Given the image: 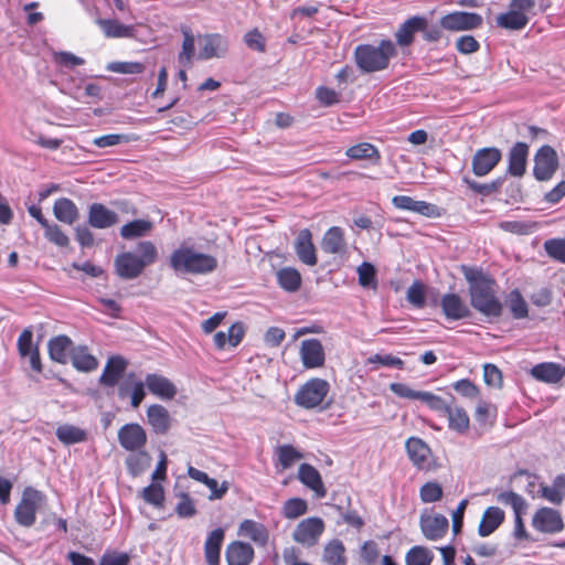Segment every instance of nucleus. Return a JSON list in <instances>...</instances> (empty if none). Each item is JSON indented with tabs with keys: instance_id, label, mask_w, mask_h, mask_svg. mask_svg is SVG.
I'll return each mask as SVG.
<instances>
[{
	"instance_id": "nucleus-1",
	"label": "nucleus",
	"mask_w": 565,
	"mask_h": 565,
	"mask_svg": "<svg viewBox=\"0 0 565 565\" xmlns=\"http://www.w3.org/2000/svg\"><path fill=\"white\" fill-rule=\"evenodd\" d=\"M462 274L469 284L471 306L487 317L498 318L502 305L497 297L495 281L482 270L462 266Z\"/></svg>"
},
{
	"instance_id": "nucleus-2",
	"label": "nucleus",
	"mask_w": 565,
	"mask_h": 565,
	"mask_svg": "<svg viewBox=\"0 0 565 565\" xmlns=\"http://www.w3.org/2000/svg\"><path fill=\"white\" fill-rule=\"evenodd\" d=\"M353 55L362 73H376L388 68L391 60L397 55V46L392 40L383 39L377 44H359Z\"/></svg>"
},
{
	"instance_id": "nucleus-3",
	"label": "nucleus",
	"mask_w": 565,
	"mask_h": 565,
	"mask_svg": "<svg viewBox=\"0 0 565 565\" xmlns=\"http://www.w3.org/2000/svg\"><path fill=\"white\" fill-rule=\"evenodd\" d=\"M139 255L132 252H122L115 258L116 274L122 279H135L139 277L146 267L154 264L158 259L156 245L150 241L139 242L137 245Z\"/></svg>"
},
{
	"instance_id": "nucleus-4",
	"label": "nucleus",
	"mask_w": 565,
	"mask_h": 565,
	"mask_svg": "<svg viewBox=\"0 0 565 565\" xmlns=\"http://www.w3.org/2000/svg\"><path fill=\"white\" fill-rule=\"evenodd\" d=\"M217 259L194 250L192 247H179L170 255V266L175 273L191 275H207L217 268Z\"/></svg>"
},
{
	"instance_id": "nucleus-5",
	"label": "nucleus",
	"mask_w": 565,
	"mask_h": 565,
	"mask_svg": "<svg viewBox=\"0 0 565 565\" xmlns=\"http://www.w3.org/2000/svg\"><path fill=\"white\" fill-rule=\"evenodd\" d=\"M535 0H510L508 10L495 19L497 25L511 31L522 30L534 14Z\"/></svg>"
},
{
	"instance_id": "nucleus-6",
	"label": "nucleus",
	"mask_w": 565,
	"mask_h": 565,
	"mask_svg": "<svg viewBox=\"0 0 565 565\" xmlns=\"http://www.w3.org/2000/svg\"><path fill=\"white\" fill-rule=\"evenodd\" d=\"M46 497L43 492L26 487L23 492L20 502L14 509V519L18 524L24 527H31L36 521L38 510L44 505Z\"/></svg>"
},
{
	"instance_id": "nucleus-7",
	"label": "nucleus",
	"mask_w": 565,
	"mask_h": 565,
	"mask_svg": "<svg viewBox=\"0 0 565 565\" xmlns=\"http://www.w3.org/2000/svg\"><path fill=\"white\" fill-rule=\"evenodd\" d=\"M330 392V384L327 380L312 377L305 382L295 394V403L305 409L320 407Z\"/></svg>"
},
{
	"instance_id": "nucleus-8",
	"label": "nucleus",
	"mask_w": 565,
	"mask_h": 565,
	"mask_svg": "<svg viewBox=\"0 0 565 565\" xmlns=\"http://www.w3.org/2000/svg\"><path fill=\"white\" fill-rule=\"evenodd\" d=\"M326 530L324 521L318 516H310L300 521L292 531V540L303 547H313L320 541Z\"/></svg>"
},
{
	"instance_id": "nucleus-9",
	"label": "nucleus",
	"mask_w": 565,
	"mask_h": 565,
	"mask_svg": "<svg viewBox=\"0 0 565 565\" xmlns=\"http://www.w3.org/2000/svg\"><path fill=\"white\" fill-rule=\"evenodd\" d=\"M497 501L504 505H510L514 512V537L516 540H527L529 534L522 519L527 508L525 499L516 492L503 491L497 495Z\"/></svg>"
},
{
	"instance_id": "nucleus-10",
	"label": "nucleus",
	"mask_w": 565,
	"mask_h": 565,
	"mask_svg": "<svg viewBox=\"0 0 565 565\" xmlns=\"http://www.w3.org/2000/svg\"><path fill=\"white\" fill-rule=\"evenodd\" d=\"M558 169L557 152L551 146H542L534 156L533 174L539 181L553 178Z\"/></svg>"
},
{
	"instance_id": "nucleus-11",
	"label": "nucleus",
	"mask_w": 565,
	"mask_h": 565,
	"mask_svg": "<svg viewBox=\"0 0 565 565\" xmlns=\"http://www.w3.org/2000/svg\"><path fill=\"white\" fill-rule=\"evenodd\" d=\"M531 524L535 531L544 534H555L564 529L561 513L547 507H542L535 511Z\"/></svg>"
},
{
	"instance_id": "nucleus-12",
	"label": "nucleus",
	"mask_w": 565,
	"mask_h": 565,
	"mask_svg": "<svg viewBox=\"0 0 565 565\" xmlns=\"http://www.w3.org/2000/svg\"><path fill=\"white\" fill-rule=\"evenodd\" d=\"M118 441L121 448L127 451H139L148 441L145 428L138 423H128L118 430Z\"/></svg>"
},
{
	"instance_id": "nucleus-13",
	"label": "nucleus",
	"mask_w": 565,
	"mask_h": 565,
	"mask_svg": "<svg viewBox=\"0 0 565 565\" xmlns=\"http://www.w3.org/2000/svg\"><path fill=\"white\" fill-rule=\"evenodd\" d=\"M482 17L475 12L455 11L440 19V25L448 31H469L482 24Z\"/></svg>"
},
{
	"instance_id": "nucleus-14",
	"label": "nucleus",
	"mask_w": 565,
	"mask_h": 565,
	"mask_svg": "<svg viewBox=\"0 0 565 565\" xmlns=\"http://www.w3.org/2000/svg\"><path fill=\"white\" fill-rule=\"evenodd\" d=\"M299 358L305 369H320L326 363V352L320 340L307 339L301 341Z\"/></svg>"
},
{
	"instance_id": "nucleus-15",
	"label": "nucleus",
	"mask_w": 565,
	"mask_h": 565,
	"mask_svg": "<svg viewBox=\"0 0 565 565\" xmlns=\"http://www.w3.org/2000/svg\"><path fill=\"white\" fill-rule=\"evenodd\" d=\"M406 452L411 462L420 470L433 468V454L429 446L418 437H409L405 443Z\"/></svg>"
},
{
	"instance_id": "nucleus-16",
	"label": "nucleus",
	"mask_w": 565,
	"mask_h": 565,
	"mask_svg": "<svg viewBox=\"0 0 565 565\" xmlns=\"http://www.w3.org/2000/svg\"><path fill=\"white\" fill-rule=\"evenodd\" d=\"M502 153L498 148L488 147L477 150L472 158V171L477 177H484L500 162Z\"/></svg>"
},
{
	"instance_id": "nucleus-17",
	"label": "nucleus",
	"mask_w": 565,
	"mask_h": 565,
	"mask_svg": "<svg viewBox=\"0 0 565 565\" xmlns=\"http://www.w3.org/2000/svg\"><path fill=\"white\" fill-rule=\"evenodd\" d=\"M419 524L424 536L429 541L443 539L449 529L448 519L438 513L423 514Z\"/></svg>"
},
{
	"instance_id": "nucleus-18",
	"label": "nucleus",
	"mask_w": 565,
	"mask_h": 565,
	"mask_svg": "<svg viewBox=\"0 0 565 565\" xmlns=\"http://www.w3.org/2000/svg\"><path fill=\"white\" fill-rule=\"evenodd\" d=\"M294 249L301 263L310 267L317 265L316 247L312 242V234L308 228H302L298 232L294 242Z\"/></svg>"
},
{
	"instance_id": "nucleus-19",
	"label": "nucleus",
	"mask_w": 565,
	"mask_h": 565,
	"mask_svg": "<svg viewBox=\"0 0 565 565\" xmlns=\"http://www.w3.org/2000/svg\"><path fill=\"white\" fill-rule=\"evenodd\" d=\"M443 313L448 320H461L470 317L471 311L465 299L454 292L445 294L440 299Z\"/></svg>"
},
{
	"instance_id": "nucleus-20",
	"label": "nucleus",
	"mask_w": 565,
	"mask_h": 565,
	"mask_svg": "<svg viewBox=\"0 0 565 565\" xmlns=\"http://www.w3.org/2000/svg\"><path fill=\"white\" fill-rule=\"evenodd\" d=\"M147 423L156 435H167L172 426V417L169 411L160 404L148 406Z\"/></svg>"
},
{
	"instance_id": "nucleus-21",
	"label": "nucleus",
	"mask_w": 565,
	"mask_h": 565,
	"mask_svg": "<svg viewBox=\"0 0 565 565\" xmlns=\"http://www.w3.org/2000/svg\"><path fill=\"white\" fill-rule=\"evenodd\" d=\"M297 479L310 489L317 498H324L327 495V489L321 475L313 466L301 463L298 468Z\"/></svg>"
},
{
	"instance_id": "nucleus-22",
	"label": "nucleus",
	"mask_w": 565,
	"mask_h": 565,
	"mask_svg": "<svg viewBox=\"0 0 565 565\" xmlns=\"http://www.w3.org/2000/svg\"><path fill=\"white\" fill-rule=\"evenodd\" d=\"M246 329L243 322H234L227 332L218 331L213 337V343L216 350L222 351L226 345L236 348L244 339Z\"/></svg>"
},
{
	"instance_id": "nucleus-23",
	"label": "nucleus",
	"mask_w": 565,
	"mask_h": 565,
	"mask_svg": "<svg viewBox=\"0 0 565 565\" xmlns=\"http://www.w3.org/2000/svg\"><path fill=\"white\" fill-rule=\"evenodd\" d=\"M225 539V531L222 527L211 531L204 542V557L207 565H220L221 550Z\"/></svg>"
},
{
	"instance_id": "nucleus-24",
	"label": "nucleus",
	"mask_w": 565,
	"mask_h": 565,
	"mask_svg": "<svg viewBox=\"0 0 565 565\" xmlns=\"http://www.w3.org/2000/svg\"><path fill=\"white\" fill-rule=\"evenodd\" d=\"M227 565H249L254 558V548L250 544L234 541L225 550Z\"/></svg>"
},
{
	"instance_id": "nucleus-25",
	"label": "nucleus",
	"mask_w": 565,
	"mask_h": 565,
	"mask_svg": "<svg viewBox=\"0 0 565 565\" xmlns=\"http://www.w3.org/2000/svg\"><path fill=\"white\" fill-rule=\"evenodd\" d=\"M118 214L102 203H93L88 211V223L94 228H108L117 224Z\"/></svg>"
},
{
	"instance_id": "nucleus-26",
	"label": "nucleus",
	"mask_w": 565,
	"mask_h": 565,
	"mask_svg": "<svg viewBox=\"0 0 565 565\" xmlns=\"http://www.w3.org/2000/svg\"><path fill=\"white\" fill-rule=\"evenodd\" d=\"M427 21L422 17H413L406 20L396 31V46L405 47L413 43L416 32L426 28Z\"/></svg>"
},
{
	"instance_id": "nucleus-27",
	"label": "nucleus",
	"mask_w": 565,
	"mask_h": 565,
	"mask_svg": "<svg viewBox=\"0 0 565 565\" xmlns=\"http://www.w3.org/2000/svg\"><path fill=\"white\" fill-rule=\"evenodd\" d=\"M145 383L151 394L162 399H172L177 395L175 385L163 375L148 374Z\"/></svg>"
},
{
	"instance_id": "nucleus-28",
	"label": "nucleus",
	"mask_w": 565,
	"mask_h": 565,
	"mask_svg": "<svg viewBox=\"0 0 565 565\" xmlns=\"http://www.w3.org/2000/svg\"><path fill=\"white\" fill-rule=\"evenodd\" d=\"M323 565H348L347 548L339 539H331L322 547Z\"/></svg>"
},
{
	"instance_id": "nucleus-29",
	"label": "nucleus",
	"mask_w": 565,
	"mask_h": 565,
	"mask_svg": "<svg viewBox=\"0 0 565 565\" xmlns=\"http://www.w3.org/2000/svg\"><path fill=\"white\" fill-rule=\"evenodd\" d=\"M73 349L72 339L65 334L56 335L50 339L47 343L50 359L60 364L67 363Z\"/></svg>"
},
{
	"instance_id": "nucleus-30",
	"label": "nucleus",
	"mask_w": 565,
	"mask_h": 565,
	"mask_svg": "<svg viewBox=\"0 0 565 565\" xmlns=\"http://www.w3.org/2000/svg\"><path fill=\"white\" fill-rule=\"evenodd\" d=\"M96 24L103 31L107 39L135 38L136 29L134 25H127L116 19H96Z\"/></svg>"
},
{
	"instance_id": "nucleus-31",
	"label": "nucleus",
	"mask_w": 565,
	"mask_h": 565,
	"mask_svg": "<svg viewBox=\"0 0 565 565\" xmlns=\"http://www.w3.org/2000/svg\"><path fill=\"white\" fill-rule=\"evenodd\" d=\"M505 513L499 507H489L484 510L478 525V534L481 537L491 535L504 521Z\"/></svg>"
},
{
	"instance_id": "nucleus-32",
	"label": "nucleus",
	"mask_w": 565,
	"mask_h": 565,
	"mask_svg": "<svg viewBox=\"0 0 565 565\" xmlns=\"http://www.w3.org/2000/svg\"><path fill=\"white\" fill-rule=\"evenodd\" d=\"M237 534L249 539L259 546H265L269 539L267 527L263 523L249 519L239 524Z\"/></svg>"
},
{
	"instance_id": "nucleus-33",
	"label": "nucleus",
	"mask_w": 565,
	"mask_h": 565,
	"mask_svg": "<svg viewBox=\"0 0 565 565\" xmlns=\"http://www.w3.org/2000/svg\"><path fill=\"white\" fill-rule=\"evenodd\" d=\"M344 231L339 226L330 227L322 236L321 249L326 254L338 255L345 252Z\"/></svg>"
},
{
	"instance_id": "nucleus-34",
	"label": "nucleus",
	"mask_w": 565,
	"mask_h": 565,
	"mask_svg": "<svg viewBox=\"0 0 565 565\" xmlns=\"http://www.w3.org/2000/svg\"><path fill=\"white\" fill-rule=\"evenodd\" d=\"M127 367V361L120 355L110 356L105 365L104 372L100 375V383L114 387L121 379Z\"/></svg>"
},
{
	"instance_id": "nucleus-35",
	"label": "nucleus",
	"mask_w": 565,
	"mask_h": 565,
	"mask_svg": "<svg viewBox=\"0 0 565 565\" xmlns=\"http://www.w3.org/2000/svg\"><path fill=\"white\" fill-rule=\"evenodd\" d=\"M529 146L524 142H516L509 153L508 172L513 177H522L526 170Z\"/></svg>"
},
{
	"instance_id": "nucleus-36",
	"label": "nucleus",
	"mask_w": 565,
	"mask_h": 565,
	"mask_svg": "<svg viewBox=\"0 0 565 565\" xmlns=\"http://www.w3.org/2000/svg\"><path fill=\"white\" fill-rule=\"evenodd\" d=\"M53 214L60 222L67 225L74 224L79 217L76 204L68 198H60L55 200Z\"/></svg>"
},
{
	"instance_id": "nucleus-37",
	"label": "nucleus",
	"mask_w": 565,
	"mask_h": 565,
	"mask_svg": "<svg viewBox=\"0 0 565 565\" xmlns=\"http://www.w3.org/2000/svg\"><path fill=\"white\" fill-rule=\"evenodd\" d=\"M531 375L545 383H557L565 375V369L556 363H540L532 367Z\"/></svg>"
},
{
	"instance_id": "nucleus-38",
	"label": "nucleus",
	"mask_w": 565,
	"mask_h": 565,
	"mask_svg": "<svg viewBox=\"0 0 565 565\" xmlns=\"http://www.w3.org/2000/svg\"><path fill=\"white\" fill-rule=\"evenodd\" d=\"M73 366L81 372H92L98 367V360L89 353L85 345L76 347L71 352Z\"/></svg>"
},
{
	"instance_id": "nucleus-39",
	"label": "nucleus",
	"mask_w": 565,
	"mask_h": 565,
	"mask_svg": "<svg viewBox=\"0 0 565 565\" xmlns=\"http://www.w3.org/2000/svg\"><path fill=\"white\" fill-rule=\"evenodd\" d=\"M443 414L448 416V425L450 429L458 434H465L469 429V416L463 408L447 405Z\"/></svg>"
},
{
	"instance_id": "nucleus-40",
	"label": "nucleus",
	"mask_w": 565,
	"mask_h": 565,
	"mask_svg": "<svg viewBox=\"0 0 565 565\" xmlns=\"http://www.w3.org/2000/svg\"><path fill=\"white\" fill-rule=\"evenodd\" d=\"M55 434L57 439L66 446L84 443L87 439L86 430L68 424L60 425Z\"/></svg>"
},
{
	"instance_id": "nucleus-41",
	"label": "nucleus",
	"mask_w": 565,
	"mask_h": 565,
	"mask_svg": "<svg viewBox=\"0 0 565 565\" xmlns=\"http://www.w3.org/2000/svg\"><path fill=\"white\" fill-rule=\"evenodd\" d=\"M125 461L127 471L132 477H137L141 475L149 466L150 462V456L147 451L143 449L139 451H131Z\"/></svg>"
},
{
	"instance_id": "nucleus-42",
	"label": "nucleus",
	"mask_w": 565,
	"mask_h": 565,
	"mask_svg": "<svg viewBox=\"0 0 565 565\" xmlns=\"http://www.w3.org/2000/svg\"><path fill=\"white\" fill-rule=\"evenodd\" d=\"M152 230V223L147 220H134L120 228V235L125 239H132L147 235Z\"/></svg>"
},
{
	"instance_id": "nucleus-43",
	"label": "nucleus",
	"mask_w": 565,
	"mask_h": 565,
	"mask_svg": "<svg viewBox=\"0 0 565 565\" xmlns=\"http://www.w3.org/2000/svg\"><path fill=\"white\" fill-rule=\"evenodd\" d=\"M347 157L353 160H380L381 156L375 146L369 142H361L347 149Z\"/></svg>"
},
{
	"instance_id": "nucleus-44",
	"label": "nucleus",
	"mask_w": 565,
	"mask_h": 565,
	"mask_svg": "<svg viewBox=\"0 0 565 565\" xmlns=\"http://www.w3.org/2000/svg\"><path fill=\"white\" fill-rule=\"evenodd\" d=\"M564 484L565 476H558L552 486L541 488L542 497L551 503L561 504L565 498Z\"/></svg>"
},
{
	"instance_id": "nucleus-45",
	"label": "nucleus",
	"mask_w": 565,
	"mask_h": 565,
	"mask_svg": "<svg viewBox=\"0 0 565 565\" xmlns=\"http://www.w3.org/2000/svg\"><path fill=\"white\" fill-rule=\"evenodd\" d=\"M433 559V552L429 548L420 545L412 547L405 556V562L407 565H430Z\"/></svg>"
},
{
	"instance_id": "nucleus-46",
	"label": "nucleus",
	"mask_w": 565,
	"mask_h": 565,
	"mask_svg": "<svg viewBox=\"0 0 565 565\" xmlns=\"http://www.w3.org/2000/svg\"><path fill=\"white\" fill-rule=\"evenodd\" d=\"M182 33V50L179 53L178 60L183 66H190L195 53L194 36L188 28L183 29Z\"/></svg>"
},
{
	"instance_id": "nucleus-47",
	"label": "nucleus",
	"mask_w": 565,
	"mask_h": 565,
	"mask_svg": "<svg viewBox=\"0 0 565 565\" xmlns=\"http://www.w3.org/2000/svg\"><path fill=\"white\" fill-rule=\"evenodd\" d=\"M359 276V284L364 288L376 289V269L367 262H363L356 269Z\"/></svg>"
},
{
	"instance_id": "nucleus-48",
	"label": "nucleus",
	"mask_w": 565,
	"mask_h": 565,
	"mask_svg": "<svg viewBox=\"0 0 565 565\" xmlns=\"http://www.w3.org/2000/svg\"><path fill=\"white\" fill-rule=\"evenodd\" d=\"M508 305L515 319H523L527 316V303L519 290L509 294Z\"/></svg>"
},
{
	"instance_id": "nucleus-49",
	"label": "nucleus",
	"mask_w": 565,
	"mask_h": 565,
	"mask_svg": "<svg viewBox=\"0 0 565 565\" xmlns=\"http://www.w3.org/2000/svg\"><path fill=\"white\" fill-rule=\"evenodd\" d=\"M43 230L44 236L50 243L62 248L67 247L70 245L68 236L63 232L61 226H58L57 224L49 223Z\"/></svg>"
},
{
	"instance_id": "nucleus-50",
	"label": "nucleus",
	"mask_w": 565,
	"mask_h": 565,
	"mask_svg": "<svg viewBox=\"0 0 565 565\" xmlns=\"http://www.w3.org/2000/svg\"><path fill=\"white\" fill-rule=\"evenodd\" d=\"M407 301L416 308H423L426 301V287L419 281L415 280L407 289Z\"/></svg>"
},
{
	"instance_id": "nucleus-51",
	"label": "nucleus",
	"mask_w": 565,
	"mask_h": 565,
	"mask_svg": "<svg viewBox=\"0 0 565 565\" xmlns=\"http://www.w3.org/2000/svg\"><path fill=\"white\" fill-rule=\"evenodd\" d=\"M499 227L509 233L527 235L535 231L536 224L525 221H503L499 224Z\"/></svg>"
},
{
	"instance_id": "nucleus-52",
	"label": "nucleus",
	"mask_w": 565,
	"mask_h": 565,
	"mask_svg": "<svg viewBox=\"0 0 565 565\" xmlns=\"http://www.w3.org/2000/svg\"><path fill=\"white\" fill-rule=\"evenodd\" d=\"M106 68L117 74H141L146 66L141 62H111Z\"/></svg>"
},
{
	"instance_id": "nucleus-53",
	"label": "nucleus",
	"mask_w": 565,
	"mask_h": 565,
	"mask_svg": "<svg viewBox=\"0 0 565 565\" xmlns=\"http://www.w3.org/2000/svg\"><path fill=\"white\" fill-rule=\"evenodd\" d=\"M308 511V503L301 498H291L285 501V518L297 519Z\"/></svg>"
},
{
	"instance_id": "nucleus-54",
	"label": "nucleus",
	"mask_w": 565,
	"mask_h": 565,
	"mask_svg": "<svg viewBox=\"0 0 565 565\" xmlns=\"http://www.w3.org/2000/svg\"><path fill=\"white\" fill-rule=\"evenodd\" d=\"M222 36L218 34L206 35L204 39V45L200 51V58L209 60L217 56V51L222 45Z\"/></svg>"
},
{
	"instance_id": "nucleus-55",
	"label": "nucleus",
	"mask_w": 565,
	"mask_h": 565,
	"mask_svg": "<svg viewBox=\"0 0 565 565\" xmlns=\"http://www.w3.org/2000/svg\"><path fill=\"white\" fill-rule=\"evenodd\" d=\"M319 11L317 4L300 6L292 10L290 13L291 21L296 23H303L305 26L310 23V19Z\"/></svg>"
},
{
	"instance_id": "nucleus-56",
	"label": "nucleus",
	"mask_w": 565,
	"mask_h": 565,
	"mask_svg": "<svg viewBox=\"0 0 565 565\" xmlns=\"http://www.w3.org/2000/svg\"><path fill=\"white\" fill-rule=\"evenodd\" d=\"M142 498L147 503L154 507H162L164 501V490L158 483H151L142 490Z\"/></svg>"
},
{
	"instance_id": "nucleus-57",
	"label": "nucleus",
	"mask_w": 565,
	"mask_h": 565,
	"mask_svg": "<svg viewBox=\"0 0 565 565\" xmlns=\"http://www.w3.org/2000/svg\"><path fill=\"white\" fill-rule=\"evenodd\" d=\"M547 255L558 262L565 263V239L552 238L544 243Z\"/></svg>"
},
{
	"instance_id": "nucleus-58",
	"label": "nucleus",
	"mask_w": 565,
	"mask_h": 565,
	"mask_svg": "<svg viewBox=\"0 0 565 565\" xmlns=\"http://www.w3.org/2000/svg\"><path fill=\"white\" fill-rule=\"evenodd\" d=\"M419 495L423 502L433 503L441 499L443 488L437 482H427L420 488Z\"/></svg>"
},
{
	"instance_id": "nucleus-59",
	"label": "nucleus",
	"mask_w": 565,
	"mask_h": 565,
	"mask_svg": "<svg viewBox=\"0 0 565 565\" xmlns=\"http://www.w3.org/2000/svg\"><path fill=\"white\" fill-rule=\"evenodd\" d=\"M244 42L253 51L263 53L266 50V40L258 29L248 31L244 36Z\"/></svg>"
},
{
	"instance_id": "nucleus-60",
	"label": "nucleus",
	"mask_w": 565,
	"mask_h": 565,
	"mask_svg": "<svg viewBox=\"0 0 565 565\" xmlns=\"http://www.w3.org/2000/svg\"><path fill=\"white\" fill-rule=\"evenodd\" d=\"M17 349L21 358H26L32 353L33 347V332L30 328L24 329L17 341Z\"/></svg>"
},
{
	"instance_id": "nucleus-61",
	"label": "nucleus",
	"mask_w": 565,
	"mask_h": 565,
	"mask_svg": "<svg viewBox=\"0 0 565 565\" xmlns=\"http://www.w3.org/2000/svg\"><path fill=\"white\" fill-rule=\"evenodd\" d=\"M175 513L180 518H191L196 514V508L188 493L180 494V501L175 507Z\"/></svg>"
},
{
	"instance_id": "nucleus-62",
	"label": "nucleus",
	"mask_w": 565,
	"mask_h": 565,
	"mask_svg": "<svg viewBox=\"0 0 565 565\" xmlns=\"http://www.w3.org/2000/svg\"><path fill=\"white\" fill-rule=\"evenodd\" d=\"M417 399L426 404L430 409L439 413H443L447 406V404L440 396L435 395L430 392L420 391L418 393Z\"/></svg>"
},
{
	"instance_id": "nucleus-63",
	"label": "nucleus",
	"mask_w": 565,
	"mask_h": 565,
	"mask_svg": "<svg viewBox=\"0 0 565 565\" xmlns=\"http://www.w3.org/2000/svg\"><path fill=\"white\" fill-rule=\"evenodd\" d=\"M53 57L56 64L70 68L81 66L85 63V61L82 57H78L71 52L65 51L54 53Z\"/></svg>"
},
{
	"instance_id": "nucleus-64",
	"label": "nucleus",
	"mask_w": 565,
	"mask_h": 565,
	"mask_svg": "<svg viewBox=\"0 0 565 565\" xmlns=\"http://www.w3.org/2000/svg\"><path fill=\"white\" fill-rule=\"evenodd\" d=\"M130 557L127 553L106 552L99 561V565H128Z\"/></svg>"
}]
</instances>
